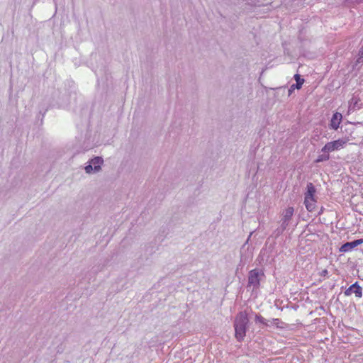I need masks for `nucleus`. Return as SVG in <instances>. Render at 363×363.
<instances>
[{
	"instance_id": "1",
	"label": "nucleus",
	"mask_w": 363,
	"mask_h": 363,
	"mask_svg": "<svg viewBox=\"0 0 363 363\" xmlns=\"http://www.w3.org/2000/svg\"><path fill=\"white\" fill-rule=\"evenodd\" d=\"M248 323L247 315L245 312L239 313L235 318L234 327L235 337L238 341L243 340L246 333V327Z\"/></svg>"
},
{
	"instance_id": "2",
	"label": "nucleus",
	"mask_w": 363,
	"mask_h": 363,
	"mask_svg": "<svg viewBox=\"0 0 363 363\" xmlns=\"http://www.w3.org/2000/svg\"><path fill=\"white\" fill-rule=\"evenodd\" d=\"M264 276L263 271L260 269H254L249 272L248 286H253L257 289L260 284L261 279Z\"/></svg>"
},
{
	"instance_id": "3",
	"label": "nucleus",
	"mask_w": 363,
	"mask_h": 363,
	"mask_svg": "<svg viewBox=\"0 0 363 363\" xmlns=\"http://www.w3.org/2000/svg\"><path fill=\"white\" fill-rule=\"evenodd\" d=\"M294 210L293 207H288L283 211L282 218L281 219V226L280 228L278 229L279 233H282L289 225V222L294 215Z\"/></svg>"
},
{
	"instance_id": "4",
	"label": "nucleus",
	"mask_w": 363,
	"mask_h": 363,
	"mask_svg": "<svg viewBox=\"0 0 363 363\" xmlns=\"http://www.w3.org/2000/svg\"><path fill=\"white\" fill-rule=\"evenodd\" d=\"M347 141L345 140H337L333 142H329L325 145V146L321 149V152H330L335 150H340L342 148L344 145L346 144Z\"/></svg>"
},
{
	"instance_id": "5",
	"label": "nucleus",
	"mask_w": 363,
	"mask_h": 363,
	"mask_svg": "<svg viewBox=\"0 0 363 363\" xmlns=\"http://www.w3.org/2000/svg\"><path fill=\"white\" fill-rule=\"evenodd\" d=\"M362 243L363 239H358L352 242H346L341 246V247L340 248V251L342 252L350 251L357 246H358L359 245H361Z\"/></svg>"
},
{
	"instance_id": "6",
	"label": "nucleus",
	"mask_w": 363,
	"mask_h": 363,
	"mask_svg": "<svg viewBox=\"0 0 363 363\" xmlns=\"http://www.w3.org/2000/svg\"><path fill=\"white\" fill-rule=\"evenodd\" d=\"M352 294H354L357 297H362V288L357 284V282L351 285L348 289H347L345 291V296H350Z\"/></svg>"
},
{
	"instance_id": "7",
	"label": "nucleus",
	"mask_w": 363,
	"mask_h": 363,
	"mask_svg": "<svg viewBox=\"0 0 363 363\" xmlns=\"http://www.w3.org/2000/svg\"><path fill=\"white\" fill-rule=\"evenodd\" d=\"M342 118V116L340 113H335L330 121V128L334 130H337L341 123Z\"/></svg>"
},
{
	"instance_id": "8",
	"label": "nucleus",
	"mask_w": 363,
	"mask_h": 363,
	"mask_svg": "<svg viewBox=\"0 0 363 363\" xmlns=\"http://www.w3.org/2000/svg\"><path fill=\"white\" fill-rule=\"evenodd\" d=\"M89 163L94 167V172H99L101 169V164L104 163V160L101 157H95L89 161Z\"/></svg>"
},
{
	"instance_id": "9",
	"label": "nucleus",
	"mask_w": 363,
	"mask_h": 363,
	"mask_svg": "<svg viewBox=\"0 0 363 363\" xmlns=\"http://www.w3.org/2000/svg\"><path fill=\"white\" fill-rule=\"evenodd\" d=\"M294 79L296 82V84H292L289 89V95H291L294 89H300L304 82V79L301 78V76L298 74L294 75Z\"/></svg>"
},
{
	"instance_id": "10",
	"label": "nucleus",
	"mask_w": 363,
	"mask_h": 363,
	"mask_svg": "<svg viewBox=\"0 0 363 363\" xmlns=\"http://www.w3.org/2000/svg\"><path fill=\"white\" fill-rule=\"evenodd\" d=\"M316 201L314 197H305L304 203L308 211H313L315 208Z\"/></svg>"
},
{
	"instance_id": "11",
	"label": "nucleus",
	"mask_w": 363,
	"mask_h": 363,
	"mask_svg": "<svg viewBox=\"0 0 363 363\" xmlns=\"http://www.w3.org/2000/svg\"><path fill=\"white\" fill-rule=\"evenodd\" d=\"M316 190L312 183L307 184V191L305 193V197H314Z\"/></svg>"
},
{
	"instance_id": "12",
	"label": "nucleus",
	"mask_w": 363,
	"mask_h": 363,
	"mask_svg": "<svg viewBox=\"0 0 363 363\" xmlns=\"http://www.w3.org/2000/svg\"><path fill=\"white\" fill-rule=\"evenodd\" d=\"M330 158L328 152H323V154L318 156L317 159L315 160V162L319 163L323 161H327Z\"/></svg>"
},
{
	"instance_id": "13",
	"label": "nucleus",
	"mask_w": 363,
	"mask_h": 363,
	"mask_svg": "<svg viewBox=\"0 0 363 363\" xmlns=\"http://www.w3.org/2000/svg\"><path fill=\"white\" fill-rule=\"evenodd\" d=\"M358 56L359 57L357 60V63L359 64L363 62V46L360 48Z\"/></svg>"
},
{
	"instance_id": "14",
	"label": "nucleus",
	"mask_w": 363,
	"mask_h": 363,
	"mask_svg": "<svg viewBox=\"0 0 363 363\" xmlns=\"http://www.w3.org/2000/svg\"><path fill=\"white\" fill-rule=\"evenodd\" d=\"M255 322H259L260 323H262V324H264V325H267V323H266V320L262 317L260 315H255Z\"/></svg>"
},
{
	"instance_id": "15",
	"label": "nucleus",
	"mask_w": 363,
	"mask_h": 363,
	"mask_svg": "<svg viewBox=\"0 0 363 363\" xmlns=\"http://www.w3.org/2000/svg\"><path fill=\"white\" fill-rule=\"evenodd\" d=\"M84 169H85V172L86 174L94 173V167L92 166V164L91 163H89V164L86 165Z\"/></svg>"
},
{
	"instance_id": "16",
	"label": "nucleus",
	"mask_w": 363,
	"mask_h": 363,
	"mask_svg": "<svg viewBox=\"0 0 363 363\" xmlns=\"http://www.w3.org/2000/svg\"><path fill=\"white\" fill-rule=\"evenodd\" d=\"M357 101L352 98L350 102L349 109L351 110L355 108V107L357 106Z\"/></svg>"
},
{
	"instance_id": "17",
	"label": "nucleus",
	"mask_w": 363,
	"mask_h": 363,
	"mask_svg": "<svg viewBox=\"0 0 363 363\" xmlns=\"http://www.w3.org/2000/svg\"><path fill=\"white\" fill-rule=\"evenodd\" d=\"M327 274H328L327 269H324L321 272V275H323V276H325Z\"/></svg>"
}]
</instances>
